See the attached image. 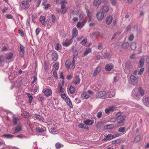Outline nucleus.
I'll return each mask as SVG.
<instances>
[{
	"mask_svg": "<svg viewBox=\"0 0 149 149\" xmlns=\"http://www.w3.org/2000/svg\"><path fill=\"white\" fill-rule=\"evenodd\" d=\"M115 93L114 92L111 94V92L106 93L105 91H101L96 93V96L97 98L105 99L108 97H113L115 95Z\"/></svg>",
	"mask_w": 149,
	"mask_h": 149,
	"instance_id": "f257e3e1",
	"label": "nucleus"
},
{
	"mask_svg": "<svg viewBox=\"0 0 149 149\" xmlns=\"http://www.w3.org/2000/svg\"><path fill=\"white\" fill-rule=\"evenodd\" d=\"M29 4L24 1H22L20 4V7L24 10L27 9L29 7Z\"/></svg>",
	"mask_w": 149,
	"mask_h": 149,
	"instance_id": "f03ea898",
	"label": "nucleus"
},
{
	"mask_svg": "<svg viewBox=\"0 0 149 149\" xmlns=\"http://www.w3.org/2000/svg\"><path fill=\"white\" fill-rule=\"evenodd\" d=\"M61 4V8L62 10V13L64 14L65 13L67 9L65 7L66 5L67 4V2L65 1H62L60 3Z\"/></svg>",
	"mask_w": 149,
	"mask_h": 149,
	"instance_id": "7ed1b4c3",
	"label": "nucleus"
},
{
	"mask_svg": "<svg viewBox=\"0 0 149 149\" xmlns=\"http://www.w3.org/2000/svg\"><path fill=\"white\" fill-rule=\"evenodd\" d=\"M129 82L133 85H135L138 82L137 78L134 75H132L130 77Z\"/></svg>",
	"mask_w": 149,
	"mask_h": 149,
	"instance_id": "20e7f679",
	"label": "nucleus"
},
{
	"mask_svg": "<svg viewBox=\"0 0 149 149\" xmlns=\"http://www.w3.org/2000/svg\"><path fill=\"white\" fill-rule=\"evenodd\" d=\"M19 54L21 57H22L23 56L25 52V47L22 44H19Z\"/></svg>",
	"mask_w": 149,
	"mask_h": 149,
	"instance_id": "39448f33",
	"label": "nucleus"
},
{
	"mask_svg": "<svg viewBox=\"0 0 149 149\" xmlns=\"http://www.w3.org/2000/svg\"><path fill=\"white\" fill-rule=\"evenodd\" d=\"M104 14L101 11L98 12L96 14L97 18L99 21L103 19L104 18Z\"/></svg>",
	"mask_w": 149,
	"mask_h": 149,
	"instance_id": "423d86ee",
	"label": "nucleus"
},
{
	"mask_svg": "<svg viewBox=\"0 0 149 149\" xmlns=\"http://www.w3.org/2000/svg\"><path fill=\"white\" fill-rule=\"evenodd\" d=\"M138 91V90L137 89H134L132 91V96L135 99H139V95Z\"/></svg>",
	"mask_w": 149,
	"mask_h": 149,
	"instance_id": "0eeeda50",
	"label": "nucleus"
},
{
	"mask_svg": "<svg viewBox=\"0 0 149 149\" xmlns=\"http://www.w3.org/2000/svg\"><path fill=\"white\" fill-rule=\"evenodd\" d=\"M116 109V107L115 106L109 107L105 109V113L107 114H109L111 112L115 111Z\"/></svg>",
	"mask_w": 149,
	"mask_h": 149,
	"instance_id": "6e6552de",
	"label": "nucleus"
},
{
	"mask_svg": "<svg viewBox=\"0 0 149 149\" xmlns=\"http://www.w3.org/2000/svg\"><path fill=\"white\" fill-rule=\"evenodd\" d=\"M80 81V79L79 76L76 75L75 76L72 81L73 83L75 85L79 84Z\"/></svg>",
	"mask_w": 149,
	"mask_h": 149,
	"instance_id": "1a4fd4ad",
	"label": "nucleus"
},
{
	"mask_svg": "<svg viewBox=\"0 0 149 149\" xmlns=\"http://www.w3.org/2000/svg\"><path fill=\"white\" fill-rule=\"evenodd\" d=\"M72 38L70 39L69 40H68V39H66L64 42L63 44V46L65 47H68L72 43Z\"/></svg>",
	"mask_w": 149,
	"mask_h": 149,
	"instance_id": "9d476101",
	"label": "nucleus"
},
{
	"mask_svg": "<svg viewBox=\"0 0 149 149\" xmlns=\"http://www.w3.org/2000/svg\"><path fill=\"white\" fill-rule=\"evenodd\" d=\"M113 20V17L111 15L108 16L105 19L106 24L109 25L111 24Z\"/></svg>",
	"mask_w": 149,
	"mask_h": 149,
	"instance_id": "9b49d317",
	"label": "nucleus"
},
{
	"mask_svg": "<svg viewBox=\"0 0 149 149\" xmlns=\"http://www.w3.org/2000/svg\"><path fill=\"white\" fill-rule=\"evenodd\" d=\"M125 116H121L118 118L117 119V123L119 124L123 123L125 119Z\"/></svg>",
	"mask_w": 149,
	"mask_h": 149,
	"instance_id": "f8f14e48",
	"label": "nucleus"
},
{
	"mask_svg": "<svg viewBox=\"0 0 149 149\" xmlns=\"http://www.w3.org/2000/svg\"><path fill=\"white\" fill-rule=\"evenodd\" d=\"M65 101L70 108H72L73 106L71 101L68 97H66Z\"/></svg>",
	"mask_w": 149,
	"mask_h": 149,
	"instance_id": "ddd939ff",
	"label": "nucleus"
},
{
	"mask_svg": "<svg viewBox=\"0 0 149 149\" xmlns=\"http://www.w3.org/2000/svg\"><path fill=\"white\" fill-rule=\"evenodd\" d=\"M113 68V65L112 64H109L106 65L105 69L107 71H110Z\"/></svg>",
	"mask_w": 149,
	"mask_h": 149,
	"instance_id": "4468645a",
	"label": "nucleus"
},
{
	"mask_svg": "<svg viewBox=\"0 0 149 149\" xmlns=\"http://www.w3.org/2000/svg\"><path fill=\"white\" fill-rule=\"evenodd\" d=\"M83 122L86 125H91L94 123V121L89 119H87L83 121Z\"/></svg>",
	"mask_w": 149,
	"mask_h": 149,
	"instance_id": "2eb2a0df",
	"label": "nucleus"
},
{
	"mask_svg": "<svg viewBox=\"0 0 149 149\" xmlns=\"http://www.w3.org/2000/svg\"><path fill=\"white\" fill-rule=\"evenodd\" d=\"M72 38L75 37L77 36L78 34V31L76 28H73L72 31Z\"/></svg>",
	"mask_w": 149,
	"mask_h": 149,
	"instance_id": "dca6fc26",
	"label": "nucleus"
},
{
	"mask_svg": "<svg viewBox=\"0 0 149 149\" xmlns=\"http://www.w3.org/2000/svg\"><path fill=\"white\" fill-rule=\"evenodd\" d=\"M142 101L145 105L148 106L149 105V97H143Z\"/></svg>",
	"mask_w": 149,
	"mask_h": 149,
	"instance_id": "f3484780",
	"label": "nucleus"
},
{
	"mask_svg": "<svg viewBox=\"0 0 149 149\" xmlns=\"http://www.w3.org/2000/svg\"><path fill=\"white\" fill-rule=\"evenodd\" d=\"M44 93L46 96L49 97L52 94V91L50 89H47L44 91Z\"/></svg>",
	"mask_w": 149,
	"mask_h": 149,
	"instance_id": "a211bd4d",
	"label": "nucleus"
},
{
	"mask_svg": "<svg viewBox=\"0 0 149 149\" xmlns=\"http://www.w3.org/2000/svg\"><path fill=\"white\" fill-rule=\"evenodd\" d=\"M129 44L127 42L123 43L122 46V48L124 49H127L129 47Z\"/></svg>",
	"mask_w": 149,
	"mask_h": 149,
	"instance_id": "6ab92c4d",
	"label": "nucleus"
},
{
	"mask_svg": "<svg viewBox=\"0 0 149 149\" xmlns=\"http://www.w3.org/2000/svg\"><path fill=\"white\" fill-rule=\"evenodd\" d=\"M101 0H94L93 3V5L95 6H98L101 4Z\"/></svg>",
	"mask_w": 149,
	"mask_h": 149,
	"instance_id": "aec40b11",
	"label": "nucleus"
},
{
	"mask_svg": "<svg viewBox=\"0 0 149 149\" xmlns=\"http://www.w3.org/2000/svg\"><path fill=\"white\" fill-rule=\"evenodd\" d=\"M52 59L54 61H56L58 59V55L56 53H52Z\"/></svg>",
	"mask_w": 149,
	"mask_h": 149,
	"instance_id": "412c9836",
	"label": "nucleus"
},
{
	"mask_svg": "<svg viewBox=\"0 0 149 149\" xmlns=\"http://www.w3.org/2000/svg\"><path fill=\"white\" fill-rule=\"evenodd\" d=\"M2 137L6 139H10L13 138L14 136L10 134H4L2 136Z\"/></svg>",
	"mask_w": 149,
	"mask_h": 149,
	"instance_id": "4be33fe9",
	"label": "nucleus"
},
{
	"mask_svg": "<svg viewBox=\"0 0 149 149\" xmlns=\"http://www.w3.org/2000/svg\"><path fill=\"white\" fill-rule=\"evenodd\" d=\"M102 12L104 13H107L109 10V7L105 5L103 6L102 7Z\"/></svg>",
	"mask_w": 149,
	"mask_h": 149,
	"instance_id": "5701e85b",
	"label": "nucleus"
},
{
	"mask_svg": "<svg viewBox=\"0 0 149 149\" xmlns=\"http://www.w3.org/2000/svg\"><path fill=\"white\" fill-rule=\"evenodd\" d=\"M101 70V68L100 67H98L96 68L95 70L93 72V75L94 77L97 75L100 72Z\"/></svg>",
	"mask_w": 149,
	"mask_h": 149,
	"instance_id": "b1692460",
	"label": "nucleus"
},
{
	"mask_svg": "<svg viewBox=\"0 0 149 149\" xmlns=\"http://www.w3.org/2000/svg\"><path fill=\"white\" fill-rule=\"evenodd\" d=\"M22 116L24 117L29 118L31 116L29 112L26 111H24L21 114Z\"/></svg>",
	"mask_w": 149,
	"mask_h": 149,
	"instance_id": "393cba45",
	"label": "nucleus"
},
{
	"mask_svg": "<svg viewBox=\"0 0 149 149\" xmlns=\"http://www.w3.org/2000/svg\"><path fill=\"white\" fill-rule=\"evenodd\" d=\"M78 126L80 128H84L87 130H89L88 126L86 125V124L81 123Z\"/></svg>",
	"mask_w": 149,
	"mask_h": 149,
	"instance_id": "a878e982",
	"label": "nucleus"
},
{
	"mask_svg": "<svg viewBox=\"0 0 149 149\" xmlns=\"http://www.w3.org/2000/svg\"><path fill=\"white\" fill-rule=\"evenodd\" d=\"M39 20L42 24L44 25L45 24V19L44 16H40L39 18Z\"/></svg>",
	"mask_w": 149,
	"mask_h": 149,
	"instance_id": "bb28decb",
	"label": "nucleus"
},
{
	"mask_svg": "<svg viewBox=\"0 0 149 149\" xmlns=\"http://www.w3.org/2000/svg\"><path fill=\"white\" fill-rule=\"evenodd\" d=\"M19 120V118L17 117H13V123L14 125H16L17 122Z\"/></svg>",
	"mask_w": 149,
	"mask_h": 149,
	"instance_id": "cd10ccee",
	"label": "nucleus"
},
{
	"mask_svg": "<svg viewBox=\"0 0 149 149\" xmlns=\"http://www.w3.org/2000/svg\"><path fill=\"white\" fill-rule=\"evenodd\" d=\"M130 47L132 50H135L136 48V43L135 42H132L131 43Z\"/></svg>",
	"mask_w": 149,
	"mask_h": 149,
	"instance_id": "c85d7f7f",
	"label": "nucleus"
},
{
	"mask_svg": "<svg viewBox=\"0 0 149 149\" xmlns=\"http://www.w3.org/2000/svg\"><path fill=\"white\" fill-rule=\"evenodd\" d=\"M72 52L73 54L74 58V57L78 55V52L77 51L76 48L75 47L73 46L72 47Z\"/></svg>",
	"mask_w": 149,
	"mask_h": 149,
	"instance_id": "c756f323",
	"label": "nucleus"
},
{
	"mask_svg": "<svg viewBox=\"0 0 149 149\" xmlns=\"http://www.w3.org/2000/svg\"><path fill=\"white\" fill-rule=\"evenodd\" d=\"M141 139V136L139 135H137L134 139L133 142L135 143L139 142Z\"/></svg>",
	"mask_w": 149,
	"mask_h": 149,
	"instance_id": "7c9ffc66",
	"label": "nucleus"
},
{
	"mask_svg": "<svg viewBox=\"0 0 149 149\" xmlns=\"http://www.w3.org/2000/svg\"><path fill=\"white\" fill-rule=\"evenodd\" d=\"M91 52V48H88L86 49V50L83 56H85L89 53H90Z\"/></svg>",
	"mask_w": 149,
	"mask_h": 149,
	"instance_id": "2f4dec72",
	"label": "nucleus"
},
{
	"mask_svg": "<svg viewBox=\"0 0 149 149\" xmlns=\"http://www.w3.org/2000/svg\"><path fill=\"white\" fill-rule=\"evenodd\" d=\"M69 91V92H68L69 94L73 93L75 91V89L73 86H71L70 87Z\"/></svg>",
	"mask_w": 149,
	"mask_h": 149,
	"instance_id": "473e14b6",
	"label": "nucleus"
},
{
	"mask_svg": "<svg viewBox=\"0 0 149 149\" xmlns=\"http://www.w3.org/2000/svg\"><path fill=\"white\" fill-rule=\"evenodd\" d=\"M81 97L83 99H87L89 97V96L87 95L86 93H82L81 95Z\"/></svg>",
	"mask_w": 149,
	"mask_h": 149,
	"instance_id": "72a5a7b5",
	"label": "nucleus"
},
{
	"mask_svg": "<svg viewBox=\"0 0 149 149\" xmlns=\"http://www.w3.org/2000/svg\"><path fill=\"white\" fill-rule=\"evenodd\" d=\"M35 115L36 118L37 120L40 121H43L44 118L38 114H36Z\"/></svg>",
	"mask_w": 149,
	"mask_h": 149,
	"instance_id": "f704fd0d",
	"label": "nucleus"
},
{
	"mask_svg": "<svg viewBox=\"0 0 149 149\" xmlns=\"http://www.w3.org/2000/svg\"><path fill=\"white\" fill-rule=\"evenodd\" d=\"M21 130V127L20 126H18L17 127L15 130L13 132L14 134L17 133L20 131Z\"/></svg>",
	"mask_w": 149,
	"mask_h": 149,
	"instance_id": "c9c22d12",
	"label": "nucleus"
},
{
	"mask_svg": "<svg viewBox=\"0 0 149 149\" xmlns=\"http://www.w3.org/2000/svg\"><path fill=\"white\" fill-rule=\"evenodd\" d=\"M75 62L74 58L73 59L72 62L71 63L70 65V68L71 69H73L75 67Z\"/></svg>",
	"mask_w": 149,
	"mask_h": 149,
	"instance_id": "e433bc0d",
	"label": "nucleus"
},
{
	"mask_svg": "<svg viewBox=\"0 0 149 149\" xmlns=\"http://www.w3.org/2000/svg\"><path fill=\"white\" fill-rule=\"evenodd\" d=\"M144 61L145 59L144 58H142L139 61V63L141 67H143L144 65Z\"/></svg>",
	"mask_w": 149,
	"mask_h": 149,
	"instance_id": "4c0bfd02",
	"label": "nucleus"
},
{
	"mask_svg": "<svg viewBox=\"0 0 149 149\" xmlns=\"http://www.w3.org/2000/svg\"><path fill=\"white\" fill-rule=\"evenodd\" d=\"M104 136L108 140H109L113 139V135L111 134L108 135H105Z\"/></svg>",
	"mask_w": 149,
	"mask_h": 149,
	"instance_id": "58836bf2",
	"label": "nucleus"
},
{
	"mask_svg": "<svg viewBox=\"0 0 149 149\" xmlns=\"http://www.w3.org/2000/svg\"><path fill=\"white\" fill-rule=\"evenodd\" d=\"M71 62L69 61H67L65 63V65L66 67L68 69H69L70 67V65L71 63Z\"/></svg>",
	"mask_w": 149,
	"mask_h": 149,
	"instance_id": "ea45409f",
	"label": "nucleus"
},
{
	"mask_svg": "<svg viewBox=\"0 0 149 149\" xmlns=\"http://www.w3.org/2000/svg\"><path fill=\"white\" fill-rule=\"evenodd\" d=\"M138 91L140 94V95L141 96H143L144 95V91L142 89V88L140 87L139 88Z\"/></svg>",
	"mask_w": 149,
	"mask_h": 149,
	"instance_id": "a19ab883",
	"label": "nucleus"
},
{
	"mask_svg": "<svg viewBox=\"0 0 149 149\" xmlns=\"http://www.w3.org/2000/svg\"><path fill=\"white\" fill-rule=\"evenodd\" d=\"M125 68L129 69L131 68V65L130 62H127L125 63Z\"/></svg>",
	"mask_w": 149,
	"mask_h": 149,
	"instance_id": "79ce46f5",
	"label": "nucleus"
},
{
	"mask_svg": "<svg viewBox=\"0 0 149 149\" xmlns=\"http://www.w3.org/2000/svg\"><path fill=\"white\" fill-rule=\"evenodd\" d=\"M52 21L50 22L55 24L56 22V17L53 15H52L51 16Z\"/></svg>",
	"mask_w": 149,
	"mask_h": 149,
	"instance_id": "37998d69",
	"label": "nucleus"
},
{
	"mask_svg": "<svg viewBox=\"0 0 149 149\" xmlns=\"http://www.w3.org/2000/svg\"><path fill=\"white\" fill-rule=\"evenodd\" d=\"M13 54L12 53H9L6 56V59L8 60H9L11 59L13 56Z\"/></svg>",
	"mask_w": 149,
	"mask_h": 149,
	"instance_id": "c03bdc74",
	"label": "nucleus"
},
{
	"mask_svg": "<svg viewBox=\"0 0 149 149\" xmlns=\"http://www.w3.org/2000/svg\"><path fill=\"white\" fill-rule=\"evenodd\" d=\"M36 132H42L44 131V129L40 127H36Z\"/></svg>",
	"mask_w": 149,
	"mask_h": 149,
	"instance_id": "a18cd8bd",
	"label": "nucleus"
},
{
	"mask_svg": "<svg viewBox=\"0 0 149 149\" xmlns=\"http://www.w3.org/2000/svg\"><path fill=\"white\" fill-rule=\"evenodd\" d=\"M125 128L124 127H121L120 128L118 129V131L120 132L123 133V134L125 133Z\"/></svg>",
	"mask_w": 149,
	"mask_h": 149,
	"instance_id": "49530a36",
	"label": "nucleus"
},
{
	"mask_svg": "<svg viewBox=\"0 0 149 149\" xmlns=\"http://www.w3.org/2000/svg\"><path fill=\"white\" fill-rule=\"evenodd\" d=\"M84 26L81 22H79L77 24V26L79 29L81 28Z\"/></svg>",
	"mask_w": 149,
	"mask_h": 149,
	"instance_id": "de8ad7c7",
	"label": "nucleus"
},
{
	"mask_svg": "<svg viewBox=\"0 0 149 149\" xmlns=\"http://www.w3.org/2000/svg\"><path fill=\"white\" fill-rule=\"evenodd\" d=\"M56 70H58L59 68V64L58 62H56V63L53 65Z\"/></svg>",
	"mask_w": 149,
	"mask_h": 149,
	"instance_id": "09e8293b",
	"label": "nucleus"
},
{
	"mask_svg": "<svg viewBox=\"0 0 149 149\" xmlns=\"http://www.w3.org/2000/svg\"><path fill=\"white\" fill-rule=\"evenodd\" d=\"M87 40L86 38H84L81 41L80 43L82 45H84L86 43H87Z\"/></svg>",
	"mask_w": 149,
	"mask_h": 149,
	"instance_id": "8fccbe9b",
	"label": "nucleus"
},
{
	"mask_svg": "<svg viewBox=\"0 0 149 149\" xmlns=\"http://www.w3.org/2000/svg\"><path fill=\"white\" fill-rule=\"evenodd\" d=\"M18 33L22 37L24 36V32L22 29H19L18 30Z\"/></svg>",
	"mask_w": 149,
	"mask_h": 149,
	"instance_id": "3c124183",
	"label": "nucleus"
},
{
	"mask_svg": "<svg viewBox=\"0 0 149 149\" xmlns=\"http://www.w3.org/2000/svg\"><path fill=\"white\" fill-rule=\"evenodd\" d=\"M49 131H50L52 133L56 132V129L54 127H52L50 128Z\"/></svg>",
	"mask_w": 149,
	"mask_h": 149,
	"instance_id": "603ef678",
	"label": "nucleus"
},
{
	"mask_svg": "<svg viewBox=\"0 0 149 149\" xmlns=\"http://www.w3.org/2000/svg\"><path fill=\"white\" fill-rule=\"evenodd\" d=\"M33 80L32 82V84H33L35 82H37V76L36 75H34L33 76Z\"/></svg>",
	"mask_w": 149,
	"mask_h": 149,
	"instance_id": "864d4df0",
	"label": "nucleus"
},
{
	"mask_svg": "<svg viewBox=\"0 0 149 149\" xmlns=\"http://www.w3.org/2000/svg\"><path fill=\"white\" fill-rule=\"evenodd\" d=\"M103 56L104 58H108L109 57V54L107 52L104 53L103 55Z\"/></svg>",
	"mask_w": 149,
	"mask_h": 149,
	"instance_id": "5fc2aeb1",
	"label": "nucleus"
},
{
	"mask_svg": "<svg viewBox=\"0 0 149 149\" xmlns=\"http://www.w3.org/2000/svg\"><path fill=\"white\" fill-rule=\"evenodd\" d=\"M111 3V4L114 6H115L116 2H117V0H110Z\"/></svg>",
	"mask_w": 149,
	"mask_h": 149,
	"instance_id": "6e6d98bb",
	"label": "nucleus"
},
{
	"mask_svg": "<svg viewBox=\"0 0 149 149\" xmlns=\"http://www.w3.org/2000/svg\"><path fill=\"white\" fill-rule=\"evenodd\" d=\"M26 95L29 97V100L30 101L32 100L33 98L32 95H31L30 93H26Z\"/></svg>",
	"mask_w": 149,
	"mask_h": 149,
	"instance_id": "4d7b16f0",
	"label": "nucleus"
},
{
	"mask_svg": "<svg viewBox=\"0 0 149 149\" xmlns=\"http://www.w3.org/2000/svg\"><path fill=\"white\" fill-rule=\"evenodd\" d=\"M55 146L57 149H59L61 147V144L60 143H56Z\"/></svg>",
	"mask_w": 149,
	"mask_h": 149,
	"instance_id": "13d9d810",
	"label": "nucleus"
},
{
	"mask_svg": "<svg viewBox=\"0 0 149 149\" xmlns=\"http://www.w3.org/2000/svg\"><path fill=\"white\" fill-rule=\"evenodd\" d=\"M102 114V111H99L98 113L97 114V117L99 118H101Z\"/></svg>",
	"mask_w": 149,
	"mask_h": 149,
	"instance_id": "bf43d9fd",
	"label": "nucleus"
},
{
	"mask_svg": "<svg viewBox=\"0 0 149 149\" xmlns=\"http://www.w3.org/2000/svg\"><path fill=\"white\" fill-rule=\"evenodd\" d=\"M144 68L140 69L138 72V74L140 75L142 74L144 70Z\"/></svg>",
	"mask_w": 149,
	"mask_h": 149,
	"instance_id": "052dcab7",
	"label": "nucleus"
},
{
	"mask_svg": "<svg viewBox=\"0 0 149 149\" xmlns=\"http://www.w3.org/2000/svg\"><path fill=\"white\" fill-rule=\"evenodd\" d=\"M134 36L133 34H132L129 37V38H128V40L130 41H132L134 39Z\"/></svg>",
	"mask_w": 149,
	"mask_h": 149,
	"instance_id": "680f3d73",
	"label": "nucleus"
},
{
	"mask_svg": "<svg viewBox=\"0 0 149 149\" xmlns=\"http://www.w3.org/2000/svg\"><path fill=\"white\" fill-rule=\"evenodd\" d=\"M74 101L76 104H77L81 102L79 99L78 98H76L75 99Z\"/></svg>",
	"mask_w": 149,
	"mask_h": 149,
	"instance_id": "e2e57ef3",
	"label": "nucleus"
},
{
	"mask_svg": "<svg viewBox=\"0 0 149 149\" xmlns=\"http://www.w3.org/2000/svg\"><path fill=\"white\" fill-rule=\"evenodd\" d=\"M38 86H35L34 88H33V91L34 92H37L38 91Z\"/></svg>",
	"mask_w": 149,
	"mask_h": 149,
	"instance_id": "0e129e2a",
	"label": "nucleus"
},
{
	"mask_svg": "<svg viewBox=\"0 0 149 149\" xmlns=\"http://www.w3.org/2000/svg\"><path fill=\"white\" fill-rule=\"evenodd\" d=\"M61 46L60 45L57 44L55 47V49L57 50H60V49Z\"/></svg>",
	"mask_w": 149,
	"mask_h": 149,
	"instance_id": "69168bd1",
	"label": "nucleus"
},
{
	"mask_svg": "<svg viewBox=\"0 0 149 149\" xmlns=\"http://www.w3.org/2000/svg\"><path fill=\"white\" fill-rule=\"evenodd\" d=\"M136 55V54L135 53L133 54L130 56V58L131 59H134L135 58Z\"/></svg>",
	"mask_w": 149,
	"mask_h": 149,
	"instance_id": "338daca9",
	"label": "nucleus"
},
{
	"mask_svg": "<svg viewBox=\"0 0 149 149\" xmlns=\"http://www.w3.org/2000/svg\"><path fill=\"white\" fill-rule=\"evenodd\" d=\"M146 60L147 63L149 65V55L146 57Z\"/></svg>",
	"mask_w": 149,
	"mask_h": 149,
	"instance_id": "774afa93",
	"label": "nucleus"
}]
</instances>
